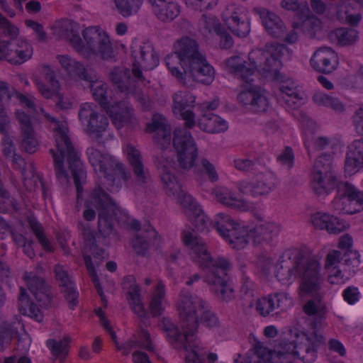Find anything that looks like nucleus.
I'll return each mask as SVG.
<instances>
[{
	"instance_id": "1",
	"label": "nucleus",
	"mask_w": 363,
	"mask_h": 363,
	"mask_svg": "<svg viewBox=\"0 0 363 363\" xmlns=\"http://www.w3.org/2000/svg\"><path fill=\"white\" fill-rule=\"evenodd\" d=\"M182 238L191 260L199 267L207 270L203 281L209 286L211 292L222 302L228 303L234 300L235 290L229 274L233 268L230 260L223 257L213 259L205 241L194 230H184Z\"/></svg>"
},
{
	"instance_id": "2",
	"label": "nucleus",
	"mask_w": 363,
	"mask_h": 363,
	"mask_svg": "<svg viewBox=\"0 0 363 363\" xmlns=\"http://www.w3.org/2000/svg\"><path fill=\"white\" fill-rule=\"evenodd\" d=\"M298 275L300 278L298 294H313L321 289L323 278L320 264L315 259H306L298 249L286 251L277 267L276 276L282 282H286Z\"/></svg>"
},
{
	"instance_id": "3",
	"label": "nucleus",
	"mask_w": 363,
	"mask_h": 363,
	"mask_svg": "<svg viewBox=\"0 0 363 363\" xmlns=\"http://www.w3.org/2000/svg\"><path fill=\"white\" fill-rule=\"evenodd\" d=\"M54 137L56 150L50 149V153L53 158L56 177L60 183H67V176L63 166L64 158L66 157L79 198L82 192V184L86 181V172L67 133L62 129H56Z\"/></svg>"
},
{
	"instance_id": "4",
	"label": "nucleus",
	"mask_w": 363,
	"mask_h": 363,
	"mask_svg": "<svg viewBox=\"0 0 363 363\" xmlns=\"http://www.w3.org/2000/svg\"><path fill=\"white\" fill-rule=\"evenodd\" d=\"M177 311L182 329L186 330V340L194 339L199 322L212 328L218 324V318L208 303L202 298L182 291L177 302Z\"/></svg>"
},
{
	"instance_id": "5",
	"label": "nucleus",
	"mask_w": 363,
	"mask_h": 363,
	"mask_svg": "<svg viewBox=\"0 0 363 363\" xmlns=\"http://www.w3.org/2000/svg\"><path fill=\"white\" fill-rule=\"evenodd\" d=\"M174 50L182 58V67L194 80L208 84L214 77V69L199 50L197 42L190 38H182L174 44Z\"/></svg>"
},
{
	"instance_id": "6",
	"label": "nucleus",
	"mask_w": 363,
	"mask_h": 363,
	"mask_svg": "<svg viewBox=\"0 0 363 363\" xmlns=\"http://www.w3.org/2000/svg\"><path fill=\"white\" fill-rule=\"evenodd\" d=\"M296 340L292 342L283 340L280 350L276 351L277 363H291L297 357L303 363H312L316 358L317 349L324 342L321 333H296Z\"/></svg>"
},
{
	"instance_id": "7",
	"label": "nucleus",
	"mask_w": 363,
	"mask_h": 363,
	"mask_svg": "<svg viewBox=\"0 0 363 363\" xmlns=\"http://www.w3.org/2000/svg\"><path fill=\"white\" fill-rule=\"evenodd\" d=\"M86 154L94 171L104 178V184L111 191H118L123 182L129 179L130 173L125 170L123 164L111 155L104 154L94 147H89Z\"/></svg>"
},
{
	"instance_id": "8",
	"label": "nucleus",
	"mask_w": 363,
	"mask_h": 363,
	"mask_svg": "<svg viewBox=\"0 0 363 363\" xmlns=\"http://www.w3.org/2000/svg\"><path fill=\"white\" fill-rule=\"evenodd\" d=\"M172 143L177 152V164L162 156L159 161L158 168L161 162L167 164L169 169L172 164L177 165L178 168L183 170L192 168L198 156V149L190 133L185 129L176 128L174 131Z\"/></svg>"
},
{
	"instance_id": "9",
	"label": "nucleus",
	"mask_w": 363,
	"mask_h": 363,
	"mask_svg": "<svg viewBox=\"0 0 363 363\" xmlns=\"http://www.w3.org/2000/svg\"><path fill=\"white\" fill-rule=\"evenodd\" d=\"M286 48L278 43H267L263 49L252 50L248 58L252 68L263 74H274L277 77L281 67L280 57Z\"/></svg>"
},
{
	"instance_id": "10",
	"label": "nucleus",
	"mask_w": 363,
	"mask_h": 363,
	"mask_svg": "<svg viewBox=\"0 0 363 363\" xmlns=\"http://www.w3.org/2000/svg\"><path fill=\"white\" fill-rule=\"evenodd\" d=\"M160 178L166 194L172 198L177 199L184 209L186 216L191 215L194 211H200V206L190 194H186L182 189L177 178L169 169L167 164L160 162L159 167Z\"/></svg>"
},
{
	"instance_id": "11",
	"label": "nucleus",
	"mask_w": 363,
	"mask_h": 363,
	"mask_svg": "<svg viewBox=\"0 0 363 363\" xmlns=\"http://www.w3.org/2000/svg\"><path fill=\"white\" fill-rule=\"evenodd\" d=\"M91 200L96 208L101 209L98 216V230L101 236L107 238L116 235L113 218L106 212L115 206L109 195L99 186L92 191Z\"/></svg>"
},
{
	"instance_id": "12",
	"label": "nucleus",
	"mask_w": 363,
	"mask_h": 363,
	"mask_svg": "<svg viewBox=\"0 0 363 363\" xmlns=\"http://www.w3.org/2000/svg\"><path fill=\"white\" fill-rule=\"evenodd\" d=\"M131 57L133 59L132 74L137 79H142L140 68L152 69L157 66L159 57L152 45L147 43H134L130 47Z\"/></svg>"
},
{
	"instance_id": "13",
	"label": "nucleus",
	"mask_w": 363,
	"mask_h": 363,
	"mask_svg": "<svg viewBox=\"0 0 363 363\" xmlns=\"http://www.w3.org/2000/svg\"><path fill=\"white\" fill-rule=\"evenodd\" d=\"M78 116L82 124L86 127V132L95 135L96 139L101 138V133L108 125V118L98 111L96 105L84 103L81 105Z\"/></svg>"
},
{
	"instance_id": "14",
	"label": "nucleus",
	"mask_w": 363,
	"mask_h": 363,
	"mask_svg": "<svg viewBox=\"0 0 363 363\" xmlns=\"http://www.w3.org/2000/svg\"><path fill=\"white\" fill-rule=\"evenodd\" d=\"M82 35L86 42V50H89L92 54L99 55L104 60H109L113 57L109 37L99 27L86 28Z\"/></svg>"
},
{
	"instance_id": "15",
	"label": "nucleus",
	"mask_w": 363,
	"mask_h": 363,
	"mask_svg": "<svg viewBox=\"0 0 363 363\" xmlns=\"http://www.w3.org/2000/svg\"><path fill=\"white\" fill-rule=\"evenodd\" d=\"M27 286L41 308H48L52 306L53 294L50 286L44 278L34 272H25L23 276Z\"/></svg>"
},
{
	"instance_id": "16",
	"label": "nucleus",
	"mask_w": 363,
	"mask_h": 363,
	"mask_svg": "<svg viewBox=\"0 0 363 363\" xmlns=\"http://www.w3.org/2000/svg\"><path fill=\"white\" fill-rule=\"evenodd\" d=\"M276 186V179L270 173L261 175L253 181L243 180L237 184L241 194L252 197L268 195Z\"/></svg>"
},
{
	"instance_id": "17",
	"label": "nucleus",
	"mask_w": 363,
	"mask_h": 363,
	"mask_svg": "<svg viewBox=\"0 0 363 363\" xmlns=\"http://www.w3.org/2000/svg\"><path fill=\"white\" fill-rule=\"evenodd\" d=\"M320 291L318 293L310 294L315 296L314 298L308 300L303 306L304 313L311 316L310 320V326L312 329L311 333H321L320 328L323 325L324 320L326 318L327 309L325 304L322 301V296L320 295ZM306 294H304L306 296ZM303 296V295L302 296Z\"/></svg>"
},
{
	"instance_id": "18",
	"label": "nucleus",
	"mask_w": 363,
	"mask_h": 363,
	"mask_svg": "<svg viewBox=\"0 0 363 363\" xmlns=\"http://www.w3.org/2000/svg\"><path fill=\"white\" fill-rule=\"evenodd\" d=\"M195 96L188 91H178L173 97L174 113L179 115L185 121L186 128H191L195 125L194 114L191 110L195 103Z\"/></svg>"
},
{
	"instance_id": "19",
	"label": "nucleus",
	"mask_w": 363,
	"mask_h": 363,
	"mask_svg": "<svg viewBox=\"0 0 363 363\" xmlns=\"http://www.w3.org/2000/svg\"><path fill=\"white\" fill-rule=\"evenodd\" d=\"M311 66L316 72L323 74H330L338 66V57L337 53L330 48L323 47L318 48L310 60Z\"/></svg>"
},
{
	"instance_id": "20",
	"label": "nucleus",
	"mask_w": 363,
	"mask_h": 363,
	"mask_svg": "<svg viewBox=\"0 0 363 363\" xmlns=\"http://www.w3.org/2000/svg\"><path fill=\"white\" fill-rule=\"evenodd\" d=\"M16 118L21 128V147L29 154L38 150V141L29 116L24 112L16 111Z\"/></svg>"
},
{
	"instance_id": "21",
	"label": "nucleus",
	"mask_w": 363,
	"mask_h": 363,
	"mask_svg": "<svg viewBox=\"0 0 363 363\" xmlns=\"http://www.w3.org/2000/svg\"><path fill=\"white\" fill-rule=\"evenodd\" d=\"M115 126L120 129L127 125L134 127L138 124L133 106L127 101H119L108 107Z\"/></svg>"
},
{
	"instance_id": "22",
	"label": "nucleus",
	"mask_w": 363,
	"mask_h": 363,
	"mask_svg": "<svg viewBox=\"0 0 363 363\" xmlns=\"http://www.w3.org/2000/svg\"><path fill=\"white\" fill-rule=\"evenodd\" d=\"M146 130L153 133V140L161 150H164L170 144L171 128L162 116L154 115L152 123L147 125Z\"/></svg>"
},
{
	"instance_id": "23",
	"label": "nucleus",
	"mask_w": 363,
	"mask_h": 363,
	"mask_svg": "<svg viewBox=\"0 0 363 363\" xmlns=\"http://www.w3.org/2000/svg\"><path fill=\"white\" fill-rule=\"evenodd\" d=\"M6 60L11 64L18 65L30 60L33 55L32 45L24 40H12L9 42Z\"/></svg>"
},
{
	"instance_id": "24",
	"label": "nucleus",
	"mask_w": 363,
	"mask_h": 363,
	"mask_svg": "<svg viewBox=\"0 0 363 363\" xmlns=\"http://www.w3.org/2000/svg\"><path fill=\"white\" fill-rule=\"evenodd\" d=\"M40 74L49 84H45L38 77H34V83L41 95L46 99L58 96L60 84L54 70L49 65H43L40 67Z\"/></svg>"
},
{
	"instance_id": "25",
	"label": "nucleus",
	"mask_w": 363,
	"mask_h": 363,
	"mask_svg": "<svg viewBox=\"0 0 363 363\" xmlns=\"http://www.w3.org/2000/svg\"><path fill=\"white\" fill-rule=\"evenodd\" d=\"M337 197L333 200L332 205L337 211H341L342 208L340 206L342 203V199H347L348 201L354 203L359 206L356 211H359L363 208V192L357 191L353 185L348 182H340L336 184Z\"/></svg>"
},
{
	"instance_id": "26",
	"label": "nucleus",
	"mask_w": 363,
	"mask_h": 363,
	"mask_svg": "<svg viewBox=\"0 0 363 363\" xmlns=\"http://www.w3.org/2000/svg\"><path fill=\"white\" fill-rule=\"evenodd\" d=\"M291 304V301L284 293H277L257 300V311L263 316L269 315L276 309L286 310Z\"/></svg>"
},
{
	"instance_id": "27",
	"label": "nucleus",
	"mask_w": 363,
	"mask_h": 363,
	"mask_svg": "<svg viewBox=\"0 0 363 363\" xmlns=\"http://www.w3.org/2000/svg\"><path fill=\"white\" fill-rule=\"evenodd\" d=\"M62 69L72 79L79 80H91L92 71L84 67V65L75 60L67 55H59L57 56Z\"/></svg>"
},
{
	"instance_id": "28",
	"label": "nucleus",
	"mask_w": 363,
	"mask_h": 363,
	"mask_svg": "<svg viewBox=\"0 0 363 363\" xmlns=\"http://www.w3.org/2000/svg\"><path fill=\"white\" fill-rule=\"evenodd\" d=\"M233 248L240 250L247 244V230L233 219L224 225L223 233H219Z\"/></svg>"
},
{
	"instance_id": "29",
	"label": "nucleus",
	"mask_w": 363,
	"mask_h": 363,
	"mask_svg": "<svg viewBox=\"0 0 363 363\" xmlns=\"http://www.w3.org/2000/svg\"><path fill=\"white\" fill-rule=\"evenodd\" d=\"M363 165V139L354 140L347 147L345 162V172L350 174L357 172Z\"/></svg>"
},
{
	"instance_id": "30",
	"label": "nucleus",
	"mask_w": 363,
	"mask_h": 363,
	"mask_svg": "<svg viewBox=\"0 0 363 363\" xmlns=\"http://www.w3.org/2000/svg\"><path fill=\"white\" fill-rule=\"evenodd\" d=\"M280 231L279 225L272 222H264L247 230V242L251 240L255 244L270 242Z\"/></svg>"
},
{
	"instance_id": "31",
	"label": "nucleus",
	"mask_w": 363,
	"mask_h": 363,
	"mask_svg": "<svg viewBox=\"0 0 363 363\" xmlns=\"http://www.w3.org/2000/svg\"><path fill=\"white\" fill-rule=\"evenodd\" d=\"M254 354L249 357L248 363H277L276 350L269 349L265 342L257 339L254 335H250Z\"/></svg>"
},
{
	"instance_id": "32",
	"label": "nucleus",
	"mask_w": 363,
	"mask_h": 363,
	"mask_svg": "<svg viewBox=\"0 0 363 363\" xmlns=\"http://www.w3.org/2000/svg\"><path fill=\"white\" fill-rule=\"evenodd\" d=\"M157 240V232L150 225L144 226L132 240V246L138 255L144 256L150 245H155Z\"/></svg>"
},
{
	"instance_id": "33",
	"label": "nucleus",
	"mask_w": 363,
	"mask_h": 363,
	"mask_svg": "<svg viewBox=\"0 0 363 363\" xmlns=\"http://www.w3.org/2000/svg\"><path fill=\"white\" fill-rule=\"evenodd\" d=\"M155 16L162 22H171L180 13V6L167 0H148Z\"/></svg>"
},
{
	"instance_id": "34",
	"label": "nucleus",
	"mask_w": 363,
	"mask_h": 363,
	"mask_svg": "<svg viewBox=\"0 0 363 363\" xmlns=\"http://www.w3.org/2000/svg\"><path fill=\"white\" fill-rule=\"evenodd\" d=\"M314 228L326 230L329 233L339 234L345 230V224L337 217L328 213L317 212L311 217Z\"/></svg>"
},
{
	"instance_id": "35",
	"label": "nucleus",
	"mask_w": 363,
	"mask_h": 363,
	"mask_svg": "<svg viewBox=\"0 0 363 363\" xmlns=\"http://www.w3.org/2000/svg\"><path fill=\"white\" fill-rule=\"evenodd\" d=\"M213 193L216 201L227 207L240 211H247L250 208L247 202L238 199L235 192L226 187H218L213 190Z\"/></svg>"
},
{
	"instance_id": "36",
	"label": "nucleus",
	"mask_w": 363,
	"mask_h": 363,
	"mask_svg": "<svg viewBox=\"0 0 363 363\" xmlns=\"http://www.w3.org/2000/svg\"><path fill=\"white\" fill-rule=\"evenodd\" d=\"M17 340L18 349L26 351L30 345V340L26 335L20 337L17 329L11 324L3 323L0 326V347L4 350V345Z\"/></svg>"
},
{
	"instance_id": "37",
	"label": "nucleus",
	"mask_w": 363,
	"mask_h": 363,
	"mask_svg": "<svg viewBox=\"0 0 363 363\" xmlns=\"http://www.w3.org/2000/svg\"><path fill=\"white\" fill-rule=\"evenodd\" d=\"M259 13L263 26L270 35L277 38L284 35L286 28L278 16L266 9L260 10Z\"/></svg>"
},
{
	"instance_id": "38",
	"label": "nucleus",
	"mask_w": 363,
	"mask_h": 363,
	"mask_svg": "<svg viewBox=\"0 0 363 363\" xmlns=\"http://www.w3.org/2000/svg\"><path fill=\"white\" fill-rule=\"evenodd\" d=\"M126 152L137 182L140 184L147 183L150 179V174L147 169L144 168L140 152L130 145H127Z\"/></svg>"
},
{
	"instance_id": "39",
	"label": "nucleus",
	"mask_w": 363,
	"mask_h": 363,
	"mask_svg": "<svg viewBox=\"0 0 363 363\" xmlns=\"http://www.w3.org/2000/svg\"><path fill=\"white\" fill-rule=\"evenodd\" d=\"M247 62L240 56L235 55L229 57L225 61V65L229 72L233 73L235 77L240 78L243 82L250 83L253 81L254 69L246 66Z\"/></svg>"
},
{
	"instance_id": "40",
	"label": "nucleus",
	"mask_w": 363,
	"mask_h": 363,
	"mask_svg": "<svg viewBox=\"0 0 363 363\" xmlns=\"http://www.w3.org/2000/svg\"><path fill=\"white\" fill-rule=\"evenodd\" d=\"M19 291L18 303L20 312L40 322L43 319V314L38 306L30 300L26 289L20 287Z\"/></svg>"
},
{
	"instance_id": "41",
	"label": "nucleus",
	"mask_w": 363,
	"mask_h": 363,
	"mask_svg": "<svg viewBox=\"0 0 363 363\" xmlns=\"http://www.w3.org/2000/svg\"><path fill=\"white\" fill-rule=\"evenodd\" d=\"M159 328L165 332L168 337L173 342L179 343L184 350H187V345L193 339L189 338L188 340L185 339L186 330H184V334H181L176 325L172 323L169 318H163L158 323Z\"/></svg>"
},
{
	"instance_id": "42",
	"label": "nucleus",
	"mask_w": 363,
	"mask_h": 363,
	"mask_svg": "<svg viewBox=\"0 0 363 363\" xmlns=\"http://www.w3.org/2000/svg\"><path fill=\"white\" fill-rule=\"evenodd\" d=\"M279 90L281 94V99L289 107L295 108L303 103V94L292 82H284L280 85Z\"/></svg>"
},
{
	"instance_id": "43",
	"label": "nucleus",
	"mask_w": 363,
	"mask_h": 363,
	"mask_svg": "<svg viewBox=\"0 0 363 363\" xmlns=\"http://www.w3.org/2000/svg\"><path fill=\"white\" fill-rule=\"evenodd\" d=\"M199 125L204 131L210 133L224 132L228 128L225 121L211 113L203 114L199 121Z\"/></svg>"
},
{
	"instance_id": "44",
	"label": "nucleus",
	"mask_w": 363,
	"mask_h": 363,
	"mask_svg": "<svg viewBox=\"0 0 363 363\" xmlns=\"http://www.w3.org/2000/svg\"><path fill=\"white\" fill-rule=\"evenodd\" d=\"M91 80H85L89 84V87L92 91V95L101 106L106 108L108 104V86L102 81L99 80V77L94 72H91Z\"/></svg>"
},
{
	"instance_id": "45",
	"label": "nucleus",
	"mask_w": 363,
	"mask_h": 363,
	"mask_svg": "<svg viewBox=\"0 0 363 363\" xmlns=\"http://www.w3.org/2000/svg\"><path fill=\"white\" fill-rule=\"evenodd\" d=\"M62 35L70 43L77 52L85 55L86 47L79 35L77 25L67 23L62 26Z\"/></svg>"
},
{
	"instance_id": "46",
	"label": "nucleus",
	"mask_w": 363,
	"mask_h": 363,
	"mask_svg": "<svg viewBox=\"0 0 363 363\" xmlns=\"http://www.w3.org/2000/svg\"><path fill=\"white\" fill-rule=\"evenodd\" d=\"M311 176H325L328 180L330 177H336L332 165V156L329 154L320 155L315 161Z\"/></svg>"
},
{
	"instance_id": "47",
	"label": "nucleus",
	"mask_w": 363,
	"mask_h": 363,
	"mask_svg": "<svg viewBox=\"0 0 363 363\" xmlns=\"http://www.w3.org/2000/svg\"><path fill=\"white\" fill-rule=\"evenodd\" d=\"M311 185L315 194L318 196L328 194L336 186V177H330L329 179L325 176H311Z\"/></svg>"
},
{
	"instance_id": "48",
	"label": "nucleus",
	"mask_w": 363,
	"mask_h": 363,
	"mask_svg": "<svg viewBox=\"0 0 363 363\" xmlns=\"http://www.w3.org/2000/svg\"><path fill=\"white\" fill-rule=\"evenodd\" d=\"M69 342L70 337L68 335H65L60 340H48L46 345L50 348L52 354L55 358L60 359V362H62L68 355Z\"/></svg>"
},
{
	"instance_id": "49",
	"label": "nucleus",
	"mask_w": 363,
	"mask_h": 363,
	"mask_svg": "<svg viewBox=\"0 0 363 363\" xmlns=\"http://www.w3.org/2000/svg\"><path fill=\"white\" fill-rule=\"evenodd\" d=\"M199 30L202 35L207 36L213 33H220L223 28L219 20L213 15L204 13L199 22Z\"/></svg>"
},
{
	"instance_id": "50",
	"label": "nucleus",
	"mask_w": 363,
	"mask_h": 363,
	"mask_svg": "<svg viewBox=\"0 0 363 363\" xmlns=\"http://www.w3.org/2000/svg\"><path fill=\"white\" fill-rule=\"evenodd\" d=\"M330 38L337 40L340 46L350 45L358 38V33L353 28H340L331 33Z\"/></svg>"
},
{
	"instance_id": "51",
	"label": "nucleus",
	"mask_w": 363,
	"mask_h": 363,
	"mask_svg": "<svg viewBox=\"0 0 363 363\" xmlns=\"http://www.w3.org/2000/svg\"><path fill=\"white\" fill-rule=\"evenodd\" d=\"M109 78L121 92L128 91L130 80V70L128 69L116 67L111 71Z\"/></svg>"
},
{
	"instance_id": "52",
	"label": "nucleus",
	"mask_w": 363,
	"mask_h": 363,
	"mask_svg": "<svg viewBox=\"0 0 363 363\" xmlns=\"http://www.w3.org/2000/svg\"><path fill=\"white\" fill-rule=\"evenodd\" d=\"M164 284L162 281H160L156 286L150 303V309L152 316H159L164 311L162 301L164 298Z\"/></svg>"
},
{
	"instance_id": "53",
	"label": "nucleus",
	"mask_w": 363,
	"mask_h": 363,
	"mask_svg": "<svg viewBox=\"0 0 363 363\" xmlns=\"http://www.w3.org/2000/svg\"><path fill=\"white\" fill-rule=\"evenodd\" d=\"M247 13V11L245 7L235 4H230L227 5L223 11L222 18L225 24L228 26L232 22L245 18Z\"/></svg>"
},
{
	"instance_id": "54",
	"label": "nucleus",
	"mask_w": 363,
	"mask_h": 363,
	"mask_svg": "<svg viewBox=\"0 0 363 363\" xmlns=\"http://www.w3.org/2000/svg\"><path fill=\"white\" fill-rule=\"evenodd\" d=\"M313 100L317 105L329 107L337 113H341L345 110L343 104L338 99L325 93H315L313 96Z\"/></svg>"
},
{
	"instance_id": "55",
	"label": "nucleus",
	"mask_w": 363,
	"mask_h": 363,
	"mask_svg": "<svg viewBox=\"0 0 363 363\" xmlns=\"http://www.w3.org/2000/svg\"><path fill=\"white\" fill-rule=\"evenodd\" d=\"M118 12L125 18L136 14L143 0H114Z\"/></svg>"
},
{
	"instance_id": "56",
	"label": "nucleus",
	"mask_w": 363,
	"mask_h": 363,
	"mask_svg": "<svg viewBox=\"0 0 363 363\" xmlns=\"http://www.w3.org/2000/svg\"><path fill=\"white\" fill-rule=\"evenodd\" d=\"M353 8L350 3H342L337 7V18L341 22H347V23L354 26L360 21V15L352 12Z\"/></svg>"
},
{
	"instance_id": "57",
	"label": "nucleus",
	"mask_w": 363,
	"mask_h": 363,
	"mask_svg": "<svg viewBox=\"0 0 363 363\" xmlns=\"http://www.w3.org/2000/svg\"><path fill=\"white\" fill-rule=\"evenodd\" d=\"M330 143V140L328 138L324 136L315 137L313 135L312 132L308 130H305L304 145L308 153L310 152L309 149L311 145H313V147L315 150H323L325 149Z\"/></svg>"
},
{
	"instance_id": "58",
	"label": "nucleus",
	"mask_w": 363,
	"mask_h": 363,
	"mask_svg": "<svg viewBox=\"0 0 363 363\" xmlns=\"http://www.w3.org/2000/svg\"><path fill=\"white\" fill-rule=\"evenodd\" d=\"M28 221L30 229L35 234V237L43 247L46 251H52V246L47 237L45 235L42 225L34 218H28Z\"/></svg>"
},
{
	"instance_id": "59",
	"label": "nucleus",
	"mask_w": 363,
	"mask_h": 363,
	"mask_svg": "<svg viewBox=\"0 0 363 363\" xmlns=\"http://www.w3.org/2000/svg\"><path fill=\"white\" fill-rule=\"evenodd\" d=\"M11 157L13 167L20 170L25 179L35 176V169L32 163L27 164L24 159L17 153L14 154Z\"/></svg>"
},
{
	"instance_id": "60",
	"label": "nucleus",
	"mask_w": 363,
	"mask_h": 363,
	"mask_svg": "<svg viewBox=\"0 0 363 363\" xmlns=\"http://www.w3.org/2000/svg\"><path fill=\"white\" fill-rule=\"evenodd\" d=\"M128 300L134 313H136L140 318L143 320L147 318V312L141 301L140 293H138L137 288L130 291V296H128Z\"/></svg>"
},
{
	"instance_id": "61",
	"label": "nucleus",
	"mask_w": 363,
	"mask_h": 363,
	"mask_svg": "<svg viewBox=\"0 0 363 363\" xmlns=\"http://www.w3.org/2000/svg\"><path fill=\"white\" fill-rule=\"evenodd\" d=\"M196 230L203 232L208 229L211 222L200 208V211H194L191 215L187 216Z\"/></svg>"
},
{
	"instance_id": "62",
	"label": "nucleus",
	"mask_w": 363,
	"mask_h": 363,
	"mask_svg": "<svg viewBox=\"0 0 363 363\" xmlns=\"http://www.w3.org/2000/svg\"><path fill=\"white\" fill-rule=\"evenodd\" d=\"M231 32L240 38L246 37L250 31V21L247 16L245 18L232 22L230 25L227 26Z\"/></svg>"
},
{
	"instance_id": "63",
	"label": "nucleus",
	"mask_w": 363,
	"mask_h": 363,
	"mask_svg": "<svg viewBox=\"0 0 363 363\" xmlns=\"http://www.w3.org/2000/svg\"><path fill=\"white\" fill-rule=\"evenodd\" d=\"M167 67L172 75L177 78H182L183 72L179 69L178 65L182 67V58L177 53V50L169 55L164 59Z\"/></svg>"
},
{
	"instance_id": "64",
	"label": "nucleus",
	"mask_w": 363,
	"mask_h": 363,
	"mask_svg": "<svg viewBox=\"0 0 363 363\" xmlns=\"http://www.w3.org/2000/svg\"><path fill=\"white\" fill-rule=\"evenodd\" d=\"M255 99L250 109L257 113L265 112L269 108V101L265 92L258 88Z\"/></svg>"
}]
</instances>
